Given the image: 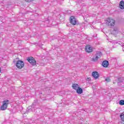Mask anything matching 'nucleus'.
I'll use <instances>...</instances> for the list:
<instances>
[{
    "mask_svg": "<svg viewBox=\"0 0 124 124\" xmlns=\"http://www.w3.org/2000/svg\"><path fill=\"white\" fill-rule=\"evenodd\" d=\"M37 102V100H34V102L32 103L31 106H29L26 109V111L24 114H27V113H30V112H35L36 108V104Z\"/></svg>",
    "mask_w": 124,
    "mask_h": 124,
    "instance_id": "1",
    "label": "nucleus"
},
{
    "mask_svg": "<svg viewBox=\"0 0 124 124\" xmlns=\"http://www.w3.org/2000/svg\"><path fill=\"white\" fill-rule=\"evenodd\" d=\"M106 24L107 25H108V27L112 28L114 27V26H115V24H116V21H115V20L111 18H108L107 19Z\"/></svg>",
    "mask_w": 124,
    "mask_h": 124,
    "instance_id": "2",
    "label": "nucleus"
},
{
    "mask_svg": "<svg viewBox=\"0 0 124 124\" xmlns=\"http://www.w3.org/2000/svg\"><path fill=\"white\" fill-rule=\"evenodd\" d=\"M9 104V100H5L3 101V104L0 107L1 110L2 111H4V110H6V108H7V106Z\"/></svg>",
    "mask_w": 124,
    "mask_h": 124,
    "instance_id": "3",
    "label": "nucleus"
},
{
    "mask_svg": "<svg viewBox=\"0 0 124 124\" xmlns=\"http://www.w3.org/2000/svg\"><path fill=\"white\" fill-rule=\"evenodd\" d=\"M16 65L17 68L21 69V68H23V67H24L25 63H24V62L22 60H18L16 62Z\"/></svg>",
    "mask_w": 124,
    "mask_h": 124,
    "instance_id": "4",
    "label": "nucleus"
},
{
    "mask_svg": "<svg viewBox=\"0 0 124 124\" xmlns=\"http://www.w3.org/2000/svg\"><path fill=\"white\" fill-rule=\"evenodd\" d=\"M27 61L31 64V65H35L36 64V61L35 59L32 57H29L27 58Z\"/></svg>",
    "mask_w": 124,
    "mask_h": 124,
    "instance_id": "5",
    "label": "nucleus"
},
{
    "mask_svg": "<svg viewBox=\"0 0 124 124\" xmlns=\"http://www.w3.org/2000/svg\"><path fill=\"white\" fill-rule=\"evenodd\" d=\"M70 22L71 25H73V26H75L76 24H77V21L76 20V18L74 16H71L70 17Z\"/></svg>",
    "mask_w": 124,
    "mask_h": 124,
    "instance_id": "6",
    "label": "nucleus"
},
{
    "mask_svg": "<svg viewBox=\"0 0 124 124\" xmlns=\"http://www.w3.org/2000/svg\"><path fill=\"white\" fill-rule=\"evenodd\" d=\"M85 51L87 53H91V52H93V47L91 46H87L85 48Z\"/></svg>",
    "mask_w": 124,
    "mask_h": 124,
    "instance_id": "7",
    "label": "nucleus"
},
{
    "mask_svg": "<svg viewBox=\"0 0 124 124\" xmlns=\"http://www.w3.org/2000/svg\"><path fill=\"white\" fill-rule=\"evenodd\" d=\"M102 65L105 68L108 67V66H109V62H108V61L105 60L102 62Z\"/></svg>",
    "mask_w": 124,
    "mask_h": 124,
    "instance_id": "8",
    "label": "nucleus"
},
{
    "mask_svg": "<svg viewBox=\"0 0 124 124\" xmlns=\"http://www.w3.org/2000/svg\"><path fill=\"white\" fill-rule=\"evenodd\" d=\"M92 76L95 78L97 79L99 77V74L96 71L93 72Z\"/></svg>",
    "mask_w": 124,
    "mask_h": 124,
    "instance_id": "9",
    "label": "nucleus"
},
{
    "mask_svg": "<svg viewBox=\"0 0 124 124\" xmlns=\"http://www.w3.org/2000/svg\"><path fill=\"white\" fill-rule=\"evenodd\" d=\"M119 8L124 9V1L121 0L119 3Z\"/></svg>",
    "mask_w": 124,
    "mask_h": 124,
    "instance_id": "10",
    "label": "nucleus"
},
{
    "mask_svg": "<svg viewBox=\"0 0 124 124\" xmlns=\"http://www.w3.org/2000/svg\"><path fill=\"white\" fill-rule=\"evenodd\" d=\"M76 91L77 93L78 94H81V93H83V89H82V88H81L80 87H78Z\"/></svg>",
    "mask_w": 124,
    "mask_h": 124,
    "instance_id": "11",
    "label": "nucleus"
},
{
    "mask_svg": "<svg viewBox=\"0 0 124 124\" xmlns=\"http://www.w3.org/2000/svg\"><path fill=\"white\" fill-rule=\"evenodd\" d=\"M124 78H118V85L119 86H121V85H122V84H121V83H124Z\"/></svg>",
    "mask_w": 124,
    "mask_h": 124,
    "instance_id": "12",
    "label": "nucleus"
},
{
    "mask_svg": "<svg viewBox=\"0 0 124 124\" xmlns=\"http://www.w3.org/2000/svg\"><path fill=\"white\" fill-rule=\"evenodd\" d=\"M78 84H76V83L73 84L72 88H73V89H74V90H77L78 89V88H79V87H78Z\"/></svg>",
    "mask_w": 124,
    "mask_h": 124,
    "instance_id": "13",
    "label": "nucleus"
},
{
    "mask_svg": "<svg viewBox=\"0 0 124 124\" xmlns=\"http://www.w3.org/2000/svg\"><path fill=\"white\" fill-rule=\"evenodd\" d=\"M99 58H100L102 56V53L101 51H97L96 54H95Z\"/></svg>",
    "mask_w": 124,
    "mask_h": 124,
    "instance_id": "14",
    "label": "nucleus"
},
{
    "mask_svg": "<svg viewBox=\"0 0 124 124\" xmlns=\"http://www.w3.org/2000/svg\"><path fill=\"white\" fill-rule=\"evenodd\" d=\"M98 59H99V57L98 56H97L96 55H95V58H92V61L93 62H96V61H97V60H98Z\"/></svg>",
    "mask_w": 124,
    "mask_h": 124,
    "instance_id": "15",
    "label": "nucleus"
},
{
    "mask_svg": "<svg viewBox=\"0 0 124 124\" xmlns=\"http://www.w3.org/2000/svg\"><path fill=\"white\" fill-rule=\"evenodd\" d=\"M120 117L122 121L124 122V113H122L121 115H120Z\"/></svg>",
    "mask_w": 124,
    "mask_h": 124,
    "instance_id": "16",
    "label": "nucleus"
},
{
    "mask_svg": "<svg viewBox=\"0 0 124 124\" xmlns=\"http://www.w3.org/2000/svg\"><path fill=\"white\" fill-rule=\"evenodd\" d=\"M120 105H124V100H121L119 101Z\"/></svg>",
    "mask_w": 124,
    "mask_h": 124,
    "instance_id": "17",
    "label": "nucleus"
},
{
    "mask_svg": "<svg viewBox=\"0 0 124 124\" xmlns=\"http://www.w3.org/2000/svg\"><path fill=\"white\" fill-rule=\"evenodd\" d=\"M105 81H106L107 83H108V82H110V81H111V79H110V78L108 77L106 78Z\"/></svg>",
    "mask_w": 124,
    "mask_h": 124,
    "instance_id": "18",
    "label": "nucleus"
},
{
    "mask_svg": "<svg viewBox=\"0 0 124 124\" xmlns=\"http://www.w3.org/2000/svg\"><path fill=\"white\" fill-rule=\"evenodd\" d=\"M32 0H25V1H27V2H31Z\"/></svg>",
    "mask_w": 124,
    "mask_h": 124,
    "instance_id": "19",
    "label": "nucleus"
},
{
    "mask_svg": "<svg viewBox=\"0 0 124 124\" xmlns=\"http://www.w3.org/2000/svg\"><path fill=\"white\" fill-rule=\"evenodd\" d=\"M40 47H41V48L42 49H43V47H42V46H40Z\"/></svg>",
    "mask_w": 124,
    "mask_h": 124,
    "instance_id": "20",
    "label": "nucleus"
},
{
    "mask_svg": "<svg viewBox=\"0 0 124 124\" xmlns=\"http://www.w3.org/2000/svg\"><path fill=\"white\" fill-rule=\"evenodd\" d=\"M0 71H1V69H0Z\"/></svg>",
    "mask_w": 124,
    "mask_h": 124,
    "instance_id": "21",
    "label": "nucleus"
},
{
    "mask_svg": "<svg viewBox=\"0 0 124 124\" xmlns=\"http://www.w3.org/2000/svg\"><path fill=\"white\" fill-rule=\"evenodd\" d=\"M122 47H124V45H122Z\"/></svg>",
    "mask_w": 124,
    "mask_h": 124,
    "instance_id": "22",
    "label": "nucleus"
}]
</instances>
